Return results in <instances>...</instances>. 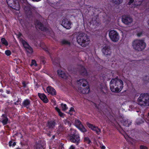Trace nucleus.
Here are the masks:
<instances>
[{
  "label": "nucleus",
  "mask_w": 149,
  "mask_h": 149,
  "mask_svg": "<svg viewBox=\"0 0 149 149\" xmlns=\"http://www.w3.org/2000/svg\"><path fill=\"white\" fill-rule=\"evenodd\" d=\"M123 81L118 78L112 79L110 83V90L113 92L118 93L120 92L123 87Z\"/></svg>",
  "instance_id": "nucleus-1"
},
{
  "label": "nucleus",
  "mask_w": 149,
  "mask_h": 149,
  "mask_svg": "<svg viewBox=\"0 0 149 149\" xmlns=\"http://www.w3.org/2000/svg\"><path fill=\"white\" fill-rule=\"evenodd\" d=\"M78 43L82 47H85L88 46L90 42L89 36L84 33H80L77 38Z\"/></svg>",
  "instance_id": "nucleus-2"
},
{
  "label": "nucleus",
  "mask_w": 149,
  "mask_h": 149,
  "mask_svg": "<svg viewBox=\"0 0 149 149\" xmlns=\"http://www.w3.org/2000/svg\"><path fill=\"white\" fill-rule=\"evenodd\" d=\"M19 10L21 6L24 11L27 17L29 18L32 16L31 8L29 6L27 0H19Z\"/></svg>",
  "instance_id": "nucleus-3"
},
{
  "label": "nucleus",
  "mask_w": 149,
  "mask_h": 149,
  "mask_svg": "<svg viewBox=\"0 0 149 149\" xmlns=\"http://www.w3.org/2000/svg\"><path fill=\"white\" fill-rule=\"evenodd\" d=\"M132 46L135 50L142 51L146 47V44L143 40L136 39L132 42Z\"/></svg>",
  "instance_id": "nucleus-4"
},
{
  "label": "nucleus",
  "mask_w": 149,
  "mask_h": 149,
  "mask_svg": "<svg viewBox=\"0 0 149 149\" xmlns=\"http://www.w3.org/2000/svg\"><path fill=\"white\" fill-rule=\"evenodd\" d=\"M138 104L141 106H149V94H141L137 100Z\"/></svg>",
  "instance_id": "nucleus-5"
},
{
  "label": "nucleus",
  "mask_w": 149,
  "mask_h": 149,
  "mask_svg": "<svg viewBox=\"0 0 149 149\" xmlns=\"http://www.w3.org/2000/svg\"><path fill=\"white\" fill-rule=\"evenodd\" d=\"M68 137L70 141L77 145H78L80 142V135L76 131H72L68 135Z\"/></svg>",
  "instance_id": "nucleus-6"
},
{
  "label": "nucleus",
  "mask_w": 149,
  "mask_h": 149,
  "mask_svg": "<svg viewBox=\"0 0 149 149\" xmlns=\"http://www.w3.org/2000/svg\"><path fill=\"white\" fill-rule=\"evenodd\" d=\"M77 83L79 86H82L84 87L81 91L82 93L87 94L89 93L90 91L89 86L86 79H80L77 81Z\"/></svg>",
  "instance_id": "nucleus-7"
},
{
  "label": "nucleus",
  "mask_w": 149,
  "mask_h": 149,
  "mask_svg": "<svg viewBox=\"0 0 149 149\" xmlns=\"http://www.w3.org/2000/svg\"><path fill=\"white\" fill-rule=\"evenodd\" d=\"M109 36L111 40L114 42L118 41L120 36L118 33L114 30H111L109 33Z\"/></svg>",
  "instance_id": "nucleus-8"
},
{
  "label": "nucleus",
  "mask_w": 149,
  "mask_h": 149,
  "mask_svg": "<svg viewBox=\"0 0 149 149\" xmlns=\"http://www.w3.org/2000/svg\"><path fill=\"white\" fill-rule=\"evenodd\" d=\"M8 6L16 10H19V1L18 0H6Z\"/></svg>",
  "instance_id": "nucleus-9"
},
{
  "label": "nucleus",
  "mask_w": 149,
  "mask_h": 149,
  "mask_svg": "<svg viewBox=\"0 0 149 149\" xmlns=\"http://www.w3.org/2000/svg\"><path fill=\"white\" fill-rule=\"evenodd\" d=\"M121 20L124 24L130 25L132 22L133 19L130 15H124L122 16Z\"/></svg>",
  "instance_id": "nucleus-10"
},
{
  "label": "nucleus",
  "mask_w": 149,
  "mask_h": 149,
  "mask_svg": "<svg viewBox=\"0 0 149 149\" xmlns=\"http://www.w3.org/2000/svg\"><path fill=\"white\" fill-rule=\"evenodd\" d=\"M21 43L24 48L27 54H31L33 53V50L32 48L29 45V44L26 41L24 40H22L21 41Z\"/></svg>",
  "instance_id": "nucleus-11"
},
{
  "label": "nucleus",
  "mask_w": 149,
  "mask_h": 149,
  "mask_svg": "<svg viewBox=\"0 0 149 149\" xmlns=\"http://www.w3.org/2000/svg\"><path fill=\"white\" fill-rule=\"evenodd\" d=\"M102 51L103 54L107 57L110 56L111 53V47L108 45L104 46L102 49Z\"/></svg>",
  "instance_id": "nucleus-12"
},
{
  "label": "nucleus",
  "mask_w": 149,
  "mask_h": 149,
  "mask_svg": "<svg viewBox=\"0 0 149 149\" xmlns=\"http://www.w3.org/2000/svg\"><path fill=\"white\" fill-rule=\"evenodd\" d=\"M97 89L99 92L103 94H106L107 92L106 87L103 84L100 82L97 84Z\"/></svg>",
  "instance_id": "nucleus-13"
},
{
  "label": "nucleus",
  "mask_w": 149,
  "mask_h": 149,
  "mask_svg": "<svg viewBox=\"0 0 149 149\" xmlns=\"http://www.w3.org/2000/svg\"><path fill=\"white\" fill-rule=\"evenodd\" d=\"M87 126L92 130L96 132V134H99L101 132V130L97 127L87 122L86 123Z\"/></svg>",
  "instance_id": "nucleus-14"
},
{
  "label": "nucleus",
  "mask_w": 149,
  "mask_h": 149,
  "mask_svg": "<svg viewBox=\"0 0 149 149\" xmlns=\"http://www.w3.org/2000/svg\"><path fill=\"white\" fill-rule=\"evenodd\" d=\"M35 24L36 26L41 31H48V29L47 27L45 26L42 23L39 21H37Z\"/></svg>",
  "instance_id": "nucleus-15"
},
{
  "label": "nucleus",
  "mask_w": 149,
  "mask_h": 149,
  "mask_svg": "<svg viewBox=\"0 0 149 149\" xmlns=\"http://www.w3.org/2000/svg\"><path fill=\"white\" fill-rule=\"evenodd\" d=\"M56 120H48L46 126L49 129L52 130L53 129L56 125Z\"/></svg>",
  "instance_id": "nucleus-16"
},
{
  "label": "nucleus",
  "mask_w": 149,
  "mask_h": 149,
  "mask_svg": "<svg viewBox=\"0 0 149 149\" xmlns=\"http://www.w3.org/2000/svg\"><path fill=\"white\" fill-rule=\"evenodd\" d=\"M62 25L67 29H70L71 28L70 21L66 19H63L62 22Z\"/></svg>",
  "instance_id": "nucleus-17"
},
{
  "label": "nucleus",
  "mask_w": 149,
  "mask_h": 149,
  "mask_svg": "<svg viewBox=\"0 0 149 149\" xmlns=\"http://www.w3.org/2000/svg\"><path fill=\"white\" fill-rule=\"evenodd\" d=\"M47 91L48 93L52 96L56 95V92L54 88L51 86H49L47 88Z\"/></svg>",
  "instance_id": "nucleus-18"
},
{
  "label": "nucleus",
  "mask_w": 149,
  "mask_h": 149,
  "mask_svg": "<svg viewBox=\"0 0 149 149\" xmlns=\"http://www.w3.org/2000/svg\"><path fill=\"white\" fill-rule=\"evenodd\" d=\"M80 69L79 70V73L82 76L84 77H87L88 76L87 71L84 66L80 65Z\"/></svg>",
  "instance_id": "nucleus-19"
},
{
  "label": "nucleus",
  "mask_w": 149,
  "mask_h": 149,
  "mask_svg": "<svg viewBox=\"0 0 149 149\" xmlns=\"http://www.w3.org/2000/svg\"><path fill=\"white\" fill-rule=\"evenodd\" d=\"M38 96L44 102L46 103L48 102V100L44 94L38 93Z\"/></svg>",
  "instance_id": "nucleus-20"
},
{
  "label": "nucleus",
  "mask_w": 149,
  "mask_h": 149,
  "mask_svg": "<svg viewBox=\"0 0 149 149\" xmlns=\"http://www.w3.org/2000/svg\"><path fill=\"white\" fill-rule=\"evenodd\" d=\"M22 104L23 107L26 108L27 109H28L29 108L31 105V101L28 99L24 100L23 101Z\"/></svg>",
  "instance_id": "nucleus-21"
},
{
  "label": "nucleus",
  "mask_w": 149,
  "mask_h": 149,
  "mask_svg": "<svg viewBox=\"0 0 149 149\" xmlns=\"http://www.w3.org/2000/svg\"><path fill=\"white\" fill-rule=\"evenodd\" d=\"M121 123L123 126L128 127L131 125V122L129 120L123 119L121 121Z\"/></svg>",
  "instance_id": "nucleus-22"
},
{
  "label": "nucleus",
  "mask_w": 149,
  "mask_h": 149,
  "mask_svg": "<svg viewBox=\"0 0 149 149\" xmlns=\"http://www.w3.org/2000/svg\"><path fill=\"white\" fill-rule=\"evenodd\" d=\"M1 117L3 118L1 119V122L3 125L7 124L8 121V118L4 114H3Z\"/></svg>",
  "instance_id": "nucleus-23"
},
{
  "label": "nucleus",
  "mask_w": 149,
  "mask_h": 149,
  "mask_svg": "<svg viewBox=\"0 0 149 149\" xmlns=\"http://www.w3.org/2000/svg\"><path fill=\"white\" fill-rule=\"evenodd\" d=\"M57 74L59 77L62 78H65L66 77V74L62 70H57Z\"/></svg>",
  "instance_id": "nucleus-24"
},
{
  "label": "nucleus",
  "mask_w": 149,
  "mask_h": 149,
  "mask_svg": "<svg viewBox=\"0 0 149 149\" xmlns=\"http://www.w3.org/2000/svg\"><path fill=\"white\" fill-rule=\"evenodd\" d=\"M65 128L64 127L63 124H61L58 127L57 131L59 133H61L63 132Z\"/></svg>",
  "instance_id": "nucleus-25"
},
{
  "label": "nucleus",
  "mask_w": 149,
  "mask_h": 149,
  "mask_svg": "<svg viewBox=\"0 0 149 149\" xmlns=\"http://www.w3.org/2000/svg\"><path fill=\"white\" fill-rule=\"evenodd\" d=\"M1 41L2 45L5 46H7L8 45V42L5 38H2L1 39Z\"/></svg>",
  "instance_id": "nucleus-26"
},
{
  "label": "nucleus",
  "mask_w": 149,
  "mask_h": 149,
  "mask_svg": "<svg viewBox=\"0 0 149 149\" xmlns=\"http://www.w3.org/2000/svg\"><path fill=\"white\" fill-rule=\"evenodd\" d=\"M74 124L75 126L77 128L79 127L80 126L82 125L81 122L79 120L76 119L75 120Z\"/></svg>",
  "instance_id": "nucleus-27"
},
{
  "label": "nucleus",
  "mask_w": 149,
  "mask_h": 149,
  "mask_svg": "<svg viewBox=\"0 0 149 149\" xmlns=\"http://www.w3.org/2000/svg\"><path fill=\"white\" fill-rule=\"evenodd\" d=\"M61 43L63 45H70L71 44L70 42L65 39L62 40L61 41Z\"/></svg>",
  "instance_id": "nucleus-28"
},
{
  "label": "nucleus",
  "mask_w": 149,
  "mask_h": 149,
  "mask_svg": "<svg viewBox=\"0 0 149 149\" xmlns=\"http://www.w3.org/2000/svg\"><path fill=\"white\" fill-rule=\"evenodd\" d=\"M41 47L46 52L49 53V49L45 45V44L42 43H41L40 45Z\"/></svg>",
  "instance_id": "nucleus-29"
},
{
  "label": "nucleus",
  "mask_w": 149,
  "mask_h": 149,
  "mask_svg": "<svg viewBox=\"0 0 149 149\" xmlns=\"http://www.w3.org/2000/svg\"><path fill=\"white\" fill-rule=\"evenodd\" d=\"M78 128L82 132L84 133L87 131V130L82 125Z\"/></svg>",
  "instance_id": "nucleus-30"
},
{
  "label": "nucleus",
  "mask_w": 149,
  "mask_h": 149,
  "mask_svg": "<svg viewBox=\"0 0 149 149\" xmlns=\"http://www.w3.org/2000/svg\"><path fill=\"white\" fill-rule=\"evenodd\" d=\"M112 1L115 4L119 5L122 2L123 0H112Z\"/></svg>",
  "instance_id": "nucleus-31"
},
{
  "label": "nucleus",
  "mask_w": 149,
  "mask_h": 149,
  "mask_svg": "<svg viewBox=\"0 0 149 149\" xmlns=\"http://www.w3.org/2000/svg\"><path fill=\"white\" fill-rule=\"evenodd\" d=\"M143 80L144 81L145 83L147 84L149 82V78L147 75L145 76L143 78Z\"/></svg>",
  "instance_id": "nucleus-32"
},
{
  "label": "nucleus",
  "mask_w": 149,
  "mask_h": 149,
  "mask_svg": "<svg viewBox=\"0 0 149 149\" xmlns=\"http://www.w3.org/2000/svg\"><path fill=\"white\" fill-rule=\"evenodd\" d=\"M43 147V146L40 143H37L36 144L35 146L36 149H42Z\"/></svg>",
  "instance_id": "nucleus-33"
},
{
  "label": "nucleus",
  "mask_w": 149,
  "mask_h": 149,
  "mask_svg": "<svg viewBox=\"0 0 149 149\" xmlns=\"http://www.w3.org/2000/svg\"><path fill=\"white\" fill-rule=\"evenodd\" d=\"M84 141L88 144H90L91 142V140L88 137H85L84 139Z\"/></svg>",
  "instance_id": "nucleus-34"
},
{
  "label": "nucleus",
  "mask_w": 149,
  "mask_h": 149,
  "mask_svg": "<svg viewBox=\"0 0 149 149\" xmlns=\"http://www.w3.org/2000/svg\"><path fill=\"white\" fill-rule=\"evenodd\" d=\"M16 142H13L12 141H10L9 142V146L10 147L11 146L14 147L16 145Z\"/></svg>",
  "instance_id": "nucleus-35"
},
{
  "label": "nucleus",
  "mask_w": 149,
  "mask_h": 149,
  "mask_svg": "<svg viewBox=\"0 0 149 149\" xmlns=\"http://www.w3.org/2000/svg\"><path fill=\"white\" fill-rule=\"evenodd\" d=\"M61 106L62 108V109L64 111L68 109L66 104H63V103L61 104Z\"/></svg>",
  "instance_id": "nucleus-36"
},
{
  "label": "nucleus",
  "mask_w": 149,
  "mask_h": 149,
  "mask_svg": "<svg viewBox=\"0 0 149 149\" xmlns=\"http://www.w3.org/2000/svg\"><path fill=\"white\" fill-rule=\"evenodd\" d=\"M31 65V66L34 65L35 66H37V64L36 61L34 60H32Z\"/></svg>",
  "instance_id": "nucleus-37"
},
{
  "label": "nucleus",
  "mask_w": 149,
  "mask_h": 149,
  "mask_svg": "<svg viewBox=\"0 0 149 149\" xmlns=\"http://www.w3.org/2000/svg\"><path fill=\"white\" fill-rule=\"evenodd\" d=\"M5 54L8 56H10L11 54V51L9 50H7L5 51Z\"/></svg>",
  "instance_id": "nucleus-38"
},
{
  "label": "nucleus",
  "mask_w": 149,
  "mask_h": 149,
  "mask_svg": "<svg viewBox=\"0 0 149 149\" xmlns=\"http://www.w3.org/2000/svg\"><path fill=\"white\" fill-rule=\"evenodd\" d=\"M72 111H74L75 112V110L74 108L73 107H72L70 108V109L69 110V114L70 115H72V114L71 113V112Z\"/></svg>",
  "instance_id": "nucleus-39"
},
{
  "label": "nucleus",
  "mask_w": 149,
  "mask_h": 149,
  "mask_svg": "<svg viewBox=\"0 0 149 149\" xmlns=\"http://www.w3.org/2000/svg\"><path fill=\"white\" fill-rule=\"evenodd\" d=\"M15 34L13 35L14 38L15 39V38L16 37L18 39H19V32H14Z\"/></svg>",
  "instance_id": "nucleus-40"
},
{
  "label": "nucleus",
  "mask_w": 149,
  "mask_h": 149,
  "mask_svg": "<svg viewBox=\"0 0 149 149\" xmlns=\"http://www.w3.org/2000/svg\"><path fill=\"white\" fill-rule=\"evenodd\" d=\"M22 84L23 87H22L21 88H22V87L24 88V89L28 88L26 84L25 81H22Z\"/></svg>",
  "instance_id": "nucleus-41"
},
{
  "label": "nucleus",
  "mask_w": 149,
  "mask_h": 149,
  "mask_svg": "<svg viewBox=\"0 0 149 149\" xmlns=\"http://www.w3.org/2000/svg\"><path fill=\"white\" fill-rule=\"evenodd\" d=\"M24 26L27 28H29L30 26V24L29 22H28L27 23H25Z\"/></svg>",
  "instance_id": "nucleus-42"
},
{
  "label": "nucleus",
  "mask_w": 149,
  "mask_h": 149,
  "mask_svg": "<svg viewBox=\"0 0 149 149\" xmlns=\"http://www.w3.org/2000/svg\"><path fill=\"white\" fill-rule=\"evenodd\" d=\"M64 122L65 125L67 124L68 125H70V123L69 120H65L64 121Z\"/></svg>",
  "instance_id": "nucleus-43"
},
{
  "label": "nucleus",
  "mask_w": 149,
  "mask_h": 149,
  "mask_svg": "<svg viewBox=\"0 0 149 149\" xmlns=\"http://www.w3.org/2000/svg\"><path fill=\"white\" fill-rule=\"evenodd\" d=\"M140 149H148V148L144 145H141L140 146Z\"/></svg>",
  "instance_id": "nucleus-44"
},
{
  "label": "nucleus",
  "mask_w": 149,
  "mask_h": 149,
  "mask_svg": "<svg viewBox=\"0 0 149 149\" xmlns=\"http://www.w3.org/2000/svg\"><path fill=\"white\" fill-rule=\"evenodd\" d=\"M144 9H149V3H146L145 6V7H144Z\"/></svg>",
  "instance_id": "nucleus-45"
},
{
  "label": "nucleus",
  "mask_w": 149,
  "mask_h": 149,
  "mask_svg": "<svg viewBox=\"0 0 149 149\" xmlns=\"http://www.w3.org/2000/svg\"><path fill=\"white\" fill-rule=\"evenodd\" d=\"M24 90H25V92L26 94H28L29 93V88L28 87L24 89Z\"/></svg>",
  "instance_id": "nucleus-46"
},
{
  "label": "nucleus",
  "mask_w": 149,
  "mask_h": 149,
  "mask_svg": "<svg viewBox=\"0 0 149 149\" xmlns=\"http://www.w3.org/2000/svg\"><path fill=\"white\" fill-rule=\"evenodd\" d=\"M142 34H143V32L142 31H141L139 32V33H137V36L139 37H140L141 36H142Z\"/></svg>",
  "instance_id": "nucleus-47"
},
{
  "label": "nucleus",
  "mask_w": 149,
  "mask_h": 149,
  "mask_svg": "<svg viewBox=\"0 0 149 149\" xmlns=\"http://www.w3.org/2000/svg\"><path fill=\"white\" fill-rule=\"evenodd\" d=\"M55 109L56 111L58 113L61 111L60 109H59L58 107H56L55 108Z\"/></svg>",
  "instance_id": "nucleus-48"
},
{
  "label": "nucleus",
  "mask_w": 149,
  "mask_h": 149,
  "mask_svg": "<svg viewBox=\"0 0 149 149\" xmlns=\"http://www.w3.org/2000/svg\"><path fill=\"white\" fill-rule=\"evenodd\" d=\"M58 114L60 116L62 117L63 116L64 113L61 111L58 113Z\"/></svg>",
  "instance_id": "nucleus-49"
},
{
  "label": "nucleus",
  "mask_w": 149,
  "mask_h": 149,
  "mask_svg": "<svg viewBox=\"0 0 149 149\" xmlns=\"http://www.w3.org/2000/svg\"><path fill=\"white\" fill-rule=\"evenodd\" d=\"M75 147L73 145H71L69 148V149H75Z\"/></svg>",
  "instance_id": "nucleus-50"
},
{
  "label": "nucleus",
  "mask_w": 149,
  "mask_h": 149,
  "mask_svg": "<svg viewBox=\"0 0 149 149\" xmlns=\"http://www.w3.org/2000/svg\"><path fill=\"white\" fill-rule=\"evenodd\" d=\"M129 1L128 2V4L129 5L131 4V3H132L134 1V0H129Z\"/></svg>",
  "instance_id": "nucleus-51"
},
{
  "label": "nucleus",
  "mask_w": 149,
  "mask_h": 149,
  "mask_svg": "<svg viewBox=\"0 0 149 149\" xmlns=\"http://www.w3.org/2000/svg\"><path fill=\"white\" fill-rule=\"evenodd\" d=\"M6 93L7 94H9L10 93V91H9L8 90H6Z\"/></svg>",
  "instance_id": "nucleus-52"
},
{
  "label": "nucleus",
  "mask_w": 149,
  "mask_h": 149,
  "mask_svg": "<svg viewBox=\"0 0 149 149\" xmlns=\"http://www.w3.org/2000/svg\"><path fill=\"white\" fill-rule=\"evenodd\" d=\"M18 100L19 99H18L17 100L16 102H14V104H17V105H18V103H19V102H18Z\"/></svg>",
  "instance_id": "nucleus-53"
},
{
  "label": "nucleus",
  "mask_w": 149,
  "mask_h": 149,
  "mask_svg": "<svg viewBox=\"0 0 149 149\" xmlns=\"http://www.w3.org/2000/svg\"><path fill=\"white\" fill-rule=\"evenodd\" d=\"M106 148L104 146H102L101 147V149H105Z\"/></svg>",
  "instance_id": "nucleus-54"
},
{
  "label": "nucleus",
  "mask_w": 149,
  "mask_h": 149,
  "mask_svg": "<svg viewBox=\"0 0 149 149\" xmlns=\"http://www.w3.org/2000/svg\"><path fill=\"white\" fill-rule=\"evenodd\" d=\"M2 45L1 44H0V48L2 49Z\"/></svg>",
  "instance_id": "nucleus-55"
},
{
  "label": "nucleus",
  "mask_w": 149,
  "mask_h": 149,
  "mask_svg": "<svg viewBox=\"0 0 149 149\" xmlns=\"http://www.w3.org/2000/svg\"><path fill=\"white\" fill-rule=\"evenodd\" d=\"M22 33L19 32V38L22 36Z\"/></svg>",
  "instance_id": "nucleus-56"
},
{
  "label": "nucleus",
  "mask_w": 149,
  "mask_h": 149,
  "mask_svg": "<svg viewBox=\"0 0 149 149\" xmlns=\"http://www.w3.org/2000/svg\"><path fill=\"white\" fill-rule=\"evenodd\" d=\"M33 1H41V0H32Z\"/></svg>",
  "instance_id": "nucleus-57"
},
{
  "label": "nucleus",
  "mask_w": 149,
  "mask_h": 149,
  "mask_svg": "<svg viewBox=\"0 0 149 149\" xmlns=\"http://www.w3.org/2000/svg\"><path fill=\"white\" fill-rule=\"evenodd\" d=\"M3 91V90L2 89H0V92H2Z\"/></svg>",
  "instance_id": "nucleus-58"
},
{
  "label": "nucleus",
  "mask_w": 149,
  "mask_h": 149,
  "mask_svg": "<svg viewBox=\"0 0 149 149\" xmlns=\"http://www.w3.org/2000/svg\"><path fill=\"white\" fill-rule=\"evenodd\" d=\"M55 137V136L54 135H53V136H52V138L53 139H54Z\"/></svg>",
  "instance_id": "nucleus-59"
},
{
  "label": "nucleus",
  "mask_w": 149,
  "mask_h": 149,
  "mask_svg": "<svg viewBox=\"0 0 149 149\" xmlns=\"http://www.w3.org/2000/svg\"><path fill=\"white\" fill-rule=\"evenodd\" d=\"M148 118L149 119V112L148 113Z\"/></svg>",
  "instance_id": "nucleus-60"
},
{
  "label": "nucleus",
  "mask_w": 149,
  "mask_h": 149,
  "mask_svg": "<svg viewBox=\"0 0 149 149\" xmlns=\"http://www.w3.org/2000/svg\"><path fill=\"white\" fill-rule=\"evenodd\" d=\"M148 25L149 26V20H148Z\"/></svg>",
  "instance_id": "nucleus-61"
},
{
  "label": "nucleus",
  "mask_w": 149,
  "mask_h": 149,
  "mask_svg": "<svg viewBox=\"0 0 149 149\" xmlns=\"http://www.w3.org/2000/svg\"><path fill=\"white\" fill-rule=\"evenodd\" d=\"M16 149H19V147H17Z\"/></svg>",
  "instance_id": "nucleus-62"
},
{
  "label": "nucleus",
  "mask_w": 149,
  "mask_h": 149,
  "mask_svg": "<svg viewBox=\"0 0 149 149\" xmlns=\"http://www.w3.org/2000/svg\"><path fill=\"white\" fill-rule=\"evenodd\" d=\"M48 134V135L49 136V135H50V134Z\"/></svg>",
  "instance_id": "nucleus-63"
},
{
  "label": "nucleus",
  "mask_w": 149,
  "mask_h": 149,
  "mask_svg": "<svg viewBox=\"0 0 149 149\" xmlns=\"http://www.w3.org/2000/svg\"><path fill=\"white\" fill-rule=\"evenodd\" d=\"M17 19H18L19 17H18V16L17 17Z\"/></svg>",
  "instance_id": "nucleus-64"
}]
</instances>
